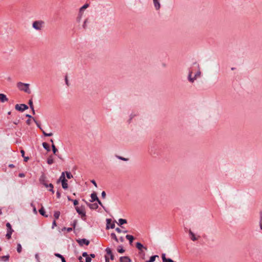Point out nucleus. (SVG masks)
Returning a JSON list of instances; mask_svg holds the SVG:
<instances>
[{"mask_svg": "<svg viewBox=\"0 0 262 262\" xmlns=\"http://www.w3.org/2000/svg\"><path fill=\"white\" fill-rule=\"evenodd\" d=\"M29 86V84L23 83L21 82H19L17 83V87L19 90L24 91L28 94L31 93Z\"/></svg>", "mask_w": 262, "mask_h": 262, "instance_id": "nucleus-1", "label": "nucleus"}, {"mask_svg": "<svg viewBox=\"0 0 262 262\" xmlns=\"http://www.w3.org/2000/svg\"><path fill=\"white\" fill-rule=\"evenodd\" d=\"M45 22L43 20H39L34 21L32 23V27L35 30L40 31L44 27Z\"/></svg>", "mask_w": 262, "mask_h": 262, "instance_id": "nucleus-2", "label": "nucleus"}, {"mask_svg": "<svg viewBox=\"0 0 262 262\" xmlns=\"http://www.w3.org/2000/svg\"><path fill=\"white\" fill-rule=\"evenodd\" d=\"M7 227V233L6 234V237L7 239H9L11 237V235L13 232L14 230L12 228L11 225L9 223H7L6 224Z\"/></svg>", "mask_w": 262, "mask_h": 262, "instance_id": "nucleus-3", "label": "nucleus"}, {"mask_svg": "<svg viewBox=\"0 0 262 262\" xmlns=\"http://www.w3.org/2000/svg\"><path fill=\"white\" fill-rule=\"evenodd\" d=\"M15 109L17 111L23 112L25 110L28 108V107L27 105L25 104H16L15 105Z\"/></svg>", "mask_w": 262, "mask_h": 262, "instance_id": "nucleus-4", "label": "nucleus"}, {"mask_svg": "<svg viewBox=\"0 0 262 262\" xmlns=\"http://www.w3.org/2000/svg\"><path fill=\"white\" fill-rule=\"evenodd\" d=\"M77 243L81 246H82L83 245H85L86 246L89 245L90 244L89 241L85 238L79 239L77 240Z\"/></svg>", "mask_w": 262, "mask_h": 262, "instance_id": "nucleus-5", "label": "nucleus"}, {"mask_svg": "<svg viewBox=\"0 0 262 262\" xmlns=\"http://www.w3.org/2000/svg\"><path fill=\"white\" fill-rule=\"evenodd\" d=\"M39 181L40 183L43 185L46 188H48V184L47 183L46 177L45 174H43L40 176Z\"/></svg>", "mask_w": 262, "mask_h": 262, "instance_id": "nucleus-6", "label": "nucleus"}, {"mask_svg": "<svg viewBox=\"0 0 262 262\" xmlns=\"http://www.w3.org/2000/svg\"><path fill=\"white\" fill-rule=\"evenodd\" d=\"M33 120L34 121H35V122L36 123L37 126L38 127H39L41 130V131L42 132V133L43 134V135L45 136H46V137H51L53 135V133H46L42 129V128L40 126V125L35 120V119L33 118Z\"/></svg>", "mask_w": 262, "mask_h": 262, "instance_id": "nucleus-7", "label": "nucleus"}, {"mask_svg": "<svg viewBox=\"0 0 262 262\" xmlns=\"http://www.w3.org/2000/svg\"><path fill=\"white\" fill-rule=\"evenodd\" d=\"M111 219H106V229L112 228L113 229L115 227V225L114 223H111Z\"/></svg>", "mask_w": 262, "mask_h": 262, "instance_id": "nucleus-8", "label": "nucleus"}, {"mask_svg": "<svg viewBox=\"0 0 262 262\" xmlns=\"http://www.w3.org/2000/svg\"><path fill=\"white\" fill-rule=\"evenodd\" d=\"M75 209H76L77 212L79 214L81 215L82 217L85 216V212L82 208H80L77 207H76Z\"/></svg>", "mask_w": 262, "mask_h": 262, "instance_id": "nucleus-9", "label": "nucleus"}, {"mask_svg": "<svg viewBox=\"0 0 262 262\" xmlns=\"http://www.w3.org/2000/svg\"><path fill=\"white\" fill-rule=\"evenodd\" d=\"M153 3L155 9L156 10H159L161 8L160 0H153Z\"/></svg>", "mask_w": 262, "mask_h": 262, "instance_id": "nucleus-10", "label": "nucleus"}, {"mask_svg": "<svg viewBox=\"0 0 262 262\" xmlns=\"http://www.w3.org/2000/svg\"><path fill=\"white\" fill-rule=\"evenodd\" d=\"M192 71L190 70L189 71V74L188 75V80L191 83L194 82V81L195 80V78L194 77H192Z\"/></svg>", "mask_w": 262, "mask_h": 262, "instance_id": "nucleus-11", "label": "nucleus"}, {"mask_svg": "<svg viewBox=\"0 0 262 262\" xmlns=\"http://www.w3.org/2000/svg\"><path fill=\"white\" fill-rule=\"evenodd\" d=\"M120 262H132L131 259L128 256H121L120 258Z\"/></svg>", "mask_w": 262, "mask_h": 262, "instance_id": "nucleus-12", "label": "nucleus"}, {"mask_svg": "<svg viewBox=\"0 0 262 262\" xmlns=\"http://www.w3.org/2000/svg\"><path fill=\"white\" fill-rule=\"evenodd\" d=\"M105 251H106L107 254H108V255L110 256V258L112 260H113L114 258V256L112 253L111 249L110 248H106L105 249Z\"/></svg>", "mask_w": 262, "mask_h": 262, "instance_id": "nucleus-13", "label": "nucleus"}, {"mask_svg": "<svg viewBox=\"0 0 262 262\" xmlns=\"http://www.w3.org/2000/svg\"><path fill=\"white\" fill-rule=\"evenodd\" d=\"M91 202H92L98 201L99 199L97 197V194L95 192H94L91 194Z\"/></svg>", "mask_w": 262, "mask_h": 262, "instance_id": "nucleus-14", "label": "nucleus"}, {"mask_svg": "<svg viewBox=\"0 0 262 262\" xmlns=\"http://www.w3.org/2000/svg\"><path fill=\"white\" fill-rule=\"evenodd\" d=\"M8 100V98L6 97V95H5L4 94H0V101L2 102H5Z\"/></svg>", "mask_w": 262, "mask_h": 262, "instance_id": "nucleus-15", "label": "nucleus"}, {"mask_svg": "<svg viewBox=\"0 0 262 262\" xmlns=\"http://www.w3.org/2000/svg\"><path fill=\"white\" fill-rule=\"evenodd\" d=\"M88 206L91 209H97L98 208V205L97 203L88 204Z\"/></svg>", "mask_w": 262, "mask_h": 262, "instance_id": "nucleus-16", "label": "nucleus"}, {"mask_svg": "<svg viewBox=\"0 0 262 262\" xmlns=\"http://www.w3.org/2000/svg\"><path fill=\"white\" fill-rule=\"evenodd\" d=\"M136 247L138 249L141 251L143 248L145 249V250H147V248L144 247L143 245L139 242L136 243Z\"/></svg>", "mask_w": 262, "mask_h": 262, "instance_id": "nucleus-17", "label": "nucleus"}, {"mask_svg": "<svg viewBox=\"0 0 262 262\" xmlns=\"http://www.w3.org/2000/svg\"><path fill=\"white\" fill-rule=\"evenodd\" d=\"M66 180V177H65V172H62L61 173V174L60 178L58 180L57 182H62L63 181H65Z\"/></svg>", "mask_w": 262, "mask_h": 262, "instance_id": "nucleus-18", "label": "nucleus"}, {"mask_svg": "<svg viewBox=\"0 0 262 262\" xmlns=\"http://www.w3.org/2000/svg\"><path fill=\"white\" fill-rule=\"evenodd\" d=\"M189 234L190 236V238L192 241H195L197 239V238L195 236L194 234L192 232V231L191 230H189Z\"/></svg>", "mask_w": 262, "mask_h": 262, "instance_id": "nucleus-19", "label": "nucleus"}, {"mask_svg": "<svg viewBox=\"0 0 262 262\" xmlns=\"http://www.w3.org/2000/svg\"><path fill=\"white\" fill-rule=\"evenodd\" d=\"M126 238L129 241L130 244H132L134 239V236L131 235L127 234L126 235Z\"/></svg>", "mask_w": 262, "mask_h": 262, "instance_id": "nucleus-20", "label": "nucleus"}, {"mask_svg": "<svg viewBox=\"0 0 262 262\" xmlns=\"http://www.w3.org/2000/svg\"><path fill=\"white\" fill-rule=\"evenodd\" d=\"M61 184H62V187L64 189H66L68 188L67 180H66L65 181L61 182Z\"/></svg>", "mask_w": 262, "mask_h": 262, "instance_id": "nucleus-21", "label": "nucleus"}, {"mask_svg": "<svg viewBox=\"0 0 262 262\" xmlns=\"http://www.w3.org/2000/svg\"><path fill=\"white\" fill-rule=\"evenodd\" d=\"M126 223H127V221L126 220L123 219H120L118 220V224L119 226H121L122 225H123L124 224H126Z\"/></svg>", "mask_w": 262, "mask_h": 262, "instance_id": "nucleus-22", "label": "nucleus"}, {"mask_svg": "<svg viewBox=\"0 0 262 262\" xmlns=\"http://www.w3.org/2000/svg\"><path fill=\"white\" fill-rule=\"evenodd\" d=\"M42 146L43 147L47 150L48 151H49L50 150V148L48 143L46 142L42 143Z\"/></svg>", "mask_w": 262, "mask_h": 262, "instance_id": "nucleus-23", "label": "nucleus"}, {"mask_svg": "<svg viewBox=\"0 0 262 262\" xmlns=\"http://www.w3.org/2000/svg\"><path fill=\"white\" fill-rule=\"evenodd\" d=\"M9 255L3 256L0 257L1 259L4 261H8L9 259Z\"/></svg>", "mask_w": 262, "mask_h": 262, "instance_id": "nucleus-24", "label": "nucleus"}, {"mask_svg": "<svg viewBox=\"0 0 262 262\" xmlns=\"http://www.w3.org/2000/svg\"><path fill=\"white\" fill-rule=\"evenodd\" d=\"M39 212L40 213V214H41L42 215L45 216V217H48V215L47 214H46L45 213V209L43 208V207H42L39 210Z\"/></svg>", "mask_w": 262, "mask_h": 262, "instance_id": "nucleus-25", "label": "nucleus"}, {"mask_svg": "<svg viewBox=\"0 0 262 262\" xmlns=\"http://www.w3.org/2000/svg\"><path fill=\"white\" fill-rule=\"evenodd\" d=\"M54 163V160L52 156H50L47 159V163L51 165Z\"/></svg>", "mask_w": 262, "mask_h": 262, "instance_id": "nucleus-26", "label": "nucleus"}, {"mask_svg": "<svg viewBox=\"0 0 262 262\" xmlns=\"http://www.w3.org/2000/svg\"><path fill=\"white\" fill-rule=\"evenodd\" d=\"M29 104L30 105V108L32 109V112H33V114H35V111L34 110V107H33V101L32 100H30L29 101Z\"/></svg>", "mask_w": 262, "mask_h": 262, "instance_id": "nucleus-27", "label": "nucleus"}, {"mask_svg": "<svg viewBox=\"0 0 262 262\" xmlns=\"http://www.w3.org/2000/svg\"><path fill=\"white\" fill-rule=\"evenodd\" d=\"M158 257V255H154L150 257V259L149 260L146 261V262H154L156 260V258Z\"/></svg>", "mask_w": 262, "mask_h": 262, "instance_id": "nucleus-28", "label": "nucleus"}, {"mask_svg": "<svg viewBox=\"0 0 262 262\" xmlns=\"http://www.w3.org/2000/svg\"><path fill=\"white\" fill-rule=\"evenodd\" d=\"M64 172L65 173H66V176L68 179H70L73 178V175L71 174L70 172L66 171Z\"/></svg>", "mask_w": 262, "mask_h": 262, "instance_id": "nucleus-29", "label": "nucleus"}, {"mask_svg": "<svg viewBox=\"0 0 262 262\" xmlns=\"http://www.w3.org/2000/svg\"><path fill=\"white\" fill-rule=\"evenodd\" d=\"M60 213L59 211H57L54 212V216L55 219H58L60 216Z\"/></svg>", "mask_w": 262, "mask_h": 262, "instance_id": "nucleus-30", "label": "nucleus"}, {"mask_svg": "<svg viewBox=\"0 0 262 262\" xmlns=\"http://www.w3.org/2000/svg\"><path fill=\"white\" fill-rule=\"evenodd\" d=\"M201 72L200 70H199L194 75V77L195 78V80L198 77L201 76Z\"/></svg>", "mask_w": 262, "mask_h": 262, "instance_id": "nucleus-31", "label": "nucleus"}, {"mask_svg": "<svg viewBox=\"0 0 262 262\" xmlns=\"http://www.w3.org/2000/svg\"><path fill=\"white\" fill-rule=\"evenodd\" d=\"M111 236L112 238L114 239L117 242H119V239L117 238L116 234L114 233H111Z\"/></svg>", "mask_w": 262, "mask_h": 262, "instance_id": "nucleus-32", "label": "nucleus"}, {"mask_svg": "<svg viewBox=\"0 0 262 262\" xmlns=\"http://www.w3.org/2000/svg\"><path fill=\"white\" fill-rule=\"evenodd\" d=\"M88 6H89V5H88V4H85V5H83V6H82L80 9V13H82V12L83 11H84V9H85L86 8H88Z\"/></svg>", "mask_w": 262, "mask_h": 262, "instance_id": "nucleus-33", "label": "nucleus"}, {"mask_svg": "<svg viewBox=\"0 0 262 262\" xmlns=\"http://www.w3.org/2000/svg\"><path fill=\"white\" fill-rule=\"evenodd\" d=\"M22 247L20 244H18L17 245V251L18 253H20L21 252Z\"/></svg>", "mask_w": 262, "mask_h": 262, "instance_id": "nucleus-34", "label": "nucleus"}, {"mask_svg": "<svg viewBox=\"0 0 262 262\" xmlns=\"http://www.w3.org/2000/svg\"><path fill=\"white\" fill-rule=\"evenodd\" d=\"M48 187L50 188L49 191H51L53 193H54V191L53 190V185L52 184H48Z\"/></svg>", "mask_w": 262, "mask_h": 262, "instance_id": "nucleus-35", "label": "nucleus"}, {"mask_svg": "<svg viewBox=\"0 0 262 262\" xmlns=\"http://www.w3.org/2000/svg\"><path fill=\"white\" fill-rule=\"evenodd\" d=\"M52 150H53V152L54 154H56V152L57 151V148H56L55 145L54 144H53L52 145Z\"/></svg>", "mask_w": 262, "mask_h": 262, "instance_id": "nucleus-36", "label": "nucleus"}, {"mask_svg": "<svg viewBox=\"0 0 262 262\" xmlns=\"http://www.w3.org/2000/svg\"><path fill=\"white\" fill-rule=\"evenodd\" d=\"M260 221H259V226H260V229L262 230V211L260 212Z\"/></svg>", "mask_w": 262, "mask_h": 262, "instance_id": "nucleus-37", "label": "nucleus"}, {"mask_svg": "<svg viewBox=\"0 0 262 262\" xmlns=\"http://www.w3.org/2000/svg\"><path fill=\"white\" fill-rule=\"evenodd\" d=\"M35 259H36L37 262H40L39 254L38 253L35 254Z\"/></svg>", "mask_w": 262, "mask_h": 262, "instance_id": "nucleus-38", "label": "nucleus"}, {"mask_svg": "<svg viewBox=\"0 0 262 262\" xmlns=\"http://www.w3.org/2000/svg\"><path fill=\"white\" fill-rule=\"evenodd\" d=\"M31 206H32V207H33V212H34V213L35 214H37V210H36V208H35V206L33 205V203H31Z\"/></svg>", "mask_w": 262, "mask_h": 262, "instance_id": "nucleus-39", "label": "nucleus"}, {"mask_svg": "<svg viewBox=\"0 0 262 262\" xmlns=\"http://www.w3.org/2000/svg\"><path fill=\"white\" fill-rule=\"evenodd\" d=\"M124 251V250L122 248L118 249V252L120 253H123Z\"/></svg>", "mask_w": 262, "mask_h": 262, "instance_id": "nucleus-40", "label": "nucleus"}, {"mask_svg": "<svg viewBox=\"0 0 262 262\" xmlns=\"http://www.w3.org/2000/svg\"><path fill=\"white\" fill-rule=\"evenodd\" d=\"M55 256L60 258H61V257H63L62 255L59 253H55Z\"/></svg>", "mask_w": 262, "mask_h": 262, "instance_id": "nucleus-41", "label": "nucleus"}, {"mask_svg": "<svg viewBox=\"0 0 262 262\" xmlns=\"http://www.w3.org/2000/svg\"><path fill=\"white\" fill-rule=\"evenodd\" d=\"M91 258L90 257H86L85 258V262H91Z\"/></svg>", "mask_w": 262, "mask_h": 262, "instance_id": "nucleus-42", "label": "nucleus"}, {"mask_svg": "<svg viewBox=\"0 0 262 262\" xmlns=\"http://www.w3.org/2000/svg\"><path fill=\"white\" fill-rule=\"evenodd\" d=\"M101 196H102V198L104 199L105 198V196H106V193H105V191H102V193H101Z\"/></svg>", "mask_w": 262, "mask_h": 262, "instance_id": "nucleus-43", "label": "nucleus"}, {"mask_svg": "<svg viewBox=\"0 0 262 262\" xmlns=\"http://www.w3.org/2000/svg\"><path fill=\"white\" fill-rule=\"evenodd\" d=\"M73 202V204L75 206L78 205V201L76 200H73L72 201Z\"/></svg>", "mask_w": 262, "mask_h": 262, "instance_id": "nucleus-44", "label": "nucleus"}, {"mask_svg": "<svg viewBox=\"0 0 262 262\" xmlns=\"http://www.w3.org/2000/svg\"><path fill=\"white\" fill-rule=\"evenodd\" d=\"M116 231L118 232V233H121L122 232V231L119 228H116Z\"/></svg>", "mask_w": 262, "mask_h": 262, "instance_id": "nucleus-45", "label": "nucleus"}, {"mask_svg": "<svg viewBox=\"0 0 262 262\" xmlns=\"http://www.w3.org/2000/svg\"><path fill=\"white\" fill-rule=\"evenodd\" d=\"M82 256L83 257H89L88 255V253L86 252H84L82 253Z\"/></svg>", "mask_w": 262, "mask_h": 262, "instance_id": "nucleus-46", "label": "nucleus"}, {"mask_svg": "<svg viewBox=\"0 0 262 262\" xmlns=\"http://www.w3.org/2000/svg\"><path fill=\"white\" fill-rule=\"evenodd\" d=\"M56 196L58 199H59L60 198V193L59 191H57V192H56Z\"/></svg>", "mask_w": 262, "mask_h": 262, "instance_id": "nucleus-47", "label": "nucleus"}, {"mask_svg": "<svg viewBox=\"0 0 262 262\" xmlns=\"http://www.w3.org/2000/svg\"><path fill=\"white\" fill-rule=\"evenodd\" d=\"M86 22H87V19L85 20L84 21V23L83 24V28H86Z\"/></svg>", "mask_w": 262, "mask_h": 262, "instance_id": "nucleus-48", "label": "nucleus"}, {"mask_svg": "<svg viewBox=\"0 0 262 262\" xmlns=\"http://www.w3.org/2000/svg\"><path fill=\"white\" fill-rule=\"evenodd\" d=\"M56 226V223L55 220H54L52 223V228H53L55 226Z\"/></svg>", "mask_w": 262, "mask_h": 262, "instance_id": "nucleus-49", "label": "nucleus"}, {"mask_svg": "<svg viewBox=\"0 0 262 262\" xmlns=\"http://www.w3.org/2000/svg\"><path fill=\"white\" fill-rule=\"evenodd\" d=\"M91 182L94 185V186L95 187H97V184H96V183L95 180H92Z\"/></svg>", "mask_w": 262, "mask_h": 262, "instance_id": "nucleus-50", "label": "nucleus"}, {"mask_svg": "<svg viewBox=\"0 0 262 262\" xmlns=\"http://www.w3.org/2000/svg\"><path fill=\"white\" fill-rule=\"evenodd\" d=\"M20 152L21 154V156L23 157H25V151L24 150H21Z\"/></svg>", "mask_w": 262, "mask_h": 262, "instance_id": "nucleus-51", "label": "nucleus"}, {"mask_svg": "<svg viewBox=\"0 0 262 262\" xmlns=\"http://www.w3.org/2000/svg\"><path fill=\"white\" fill-rule=\"evenodd\" d=\"M81 17H82L81 14H79V16H78V18H77V20H78V21H80V19H81Z\"/></svg>", "mask_w": 262, "mask_h": 262, "instance_id": "nucleus-52", "label": "nucleus"}, {"mask_svg": "<svg viewBox=\"0 0 262 262\" xmlns=\"http://www.w3.org/2000/svg\"><path fill=\"white\" fill-rule=\"evenodd\" d=\"M118 158L122 160H123V161H126L127 159L126 158H123V157H118Z\"/></svg>", "mask_w": 262, "mask_h": 262, "instance_id": "nucleus-53", "label": "nucleus"}, {"mask_svg": "<svg viewBox=\"0 0 262 262\" xmlns=\"http://www.w3.org/2000/svg\"><path fill=\"white\" fill-rule=\"evenodd\" d=\"M19 177L20 178H23L25 177V174L23 173H20L19 174Z\"/></svg>", "mask_w": 262, "mask_h": 262, "instance_id": "nucleus-54", "label": "nucleus"}, {"mask_svg": "<svg viewBox=\"0 0 262 262\" xmlns=\"http://www.w3.org/2000/svg\"><path fill=\"white\" fill-rule=\"evenodd\" d=\"M24 161L25 162H27L29 160L28 157H24Z\"/></svg>", "mask_w": 262, "mask_h": 262, "instance_id": "nucleus-55", "label": "nucleus"}, {"mask_svg": "<svg viewBox=\"0 0 262 262\" xmlns=\"http://www.w3.org/2000/svg\"><path fill=\"white\" fill-rule=\"evenodd\" d=\"M119 240L121 242H123L124 241V238L123 237L121 236L119 238Z\"/></svg>", "mask_w": 262, "mask_h": 262, "instance_id": "nucleus-56", "label": "nucleus"}, {"mask_svg": "<svg viewBox=\"0 0 262 262\" xmlns=\"http://www.w3.org/2000/svg\"><path fill=\"white\" fill-rule=\"evenodd\" d=\"M97 201L98 202V204H99L100 205H101L102 207H103V205H102V203L101 202V201H100L99 199H98V201Z\"/></svg>", "mask_w": 262, "mask_h": 262, "instance_id": "nucleus-57", "label": "nucleus"}, {"mask_svg": "<svg viewBox=\"0 0 262 262\" xmlns=\"http://www.w3.org/2000/svg\"><path fill=\"white\" fill-rule=\"evenodd\" d=\"M61 259L62 262H66V260L63 257H61Z\"/></svg>", "mask_w": 262, "mask_h": 262, "instance_id": "nucleus-58", "label": "nucleus"}, {"mask_svg": "<svg viewBox=\"0 0 262 262\" xmlns=\"http://www.w3.org/2000/svg\"><path fill=\"white\" fill-rule=\"evenodd\" d=\"M9 167L10 168H13V167H14V165L12 164H10L9 165Z\"/></svg>", "mask_w": 262, "mask_h": 262, "instance_id": "nucleus-59", "label": "nucleus"}, {"mask_svg": "<svg viewBox=\"0 0 262 262\" xmlns=\"http://www.w3.org/2000/svg\"><path fill=\"white\" fill-rule=\"evenodd\" d=\"M82 258L81 256H79L78 257V259L79 260L80 262H83V261H82Z\"/></svg>", "mask_w": 262, "mask_h": 262, "instance_id": "nucleus-60", "label": "nucleus"}, {"mask_svg": "<svg viewBox=\"0 0 262 262\" xmlns=\"http://www.w3.org/2000/svg\"><path fill=\"white\" fill-rule=\"evenodd\" d=\"M26 123L28 125H30L31 122H30V120H27V121H26Z\"/></svg>", "mask_w": 262, "mask_h": 262, "instance_id": "nucleus-61", "label": "nucleus"}, {"mask_svg": "<svg viewBox=\"0 0 262 262\" xmlns=\"http://www.w3.org/2000/svg\"><path fill=\"white\" fill-rule=\"evenodd\" d=\"M72 230V228H67V231H68V232H70V231H71Z\"/></svg>", "mask_w": 262, "mask_h": 262, "instance_id": "nucleus-62", "label": "nucleus"}, {"mask_svg": "<svg viewBox=\"0 0 262 262\" xmlns=\"http://www.w3.org/2000/svg\"><path fill=\"white\" fill-rule=\"evenodd\" d=\"M26 116L27 117H28V118H32V116H31L30 115H29V114H27V115H26Z\"/></svg>", "mask_w": 262, "mask_h": 262, "instance_id": "nucleus-63", "label": "nucleus"}, {"mask_svg": "<svg viewBox=\"0 0 262 262\" xmlns=\"http://www.w3.org/2000/svg\"><path fill=\"white\" fill-rule=\"evenodd\" d=\"M105 262H109V259L106 256H105Z\"/></svg>", "mask_w": 262, "mask_h": 262, "instance_id": "nucleus-64", "label": "nucleus"}]
</instances>
